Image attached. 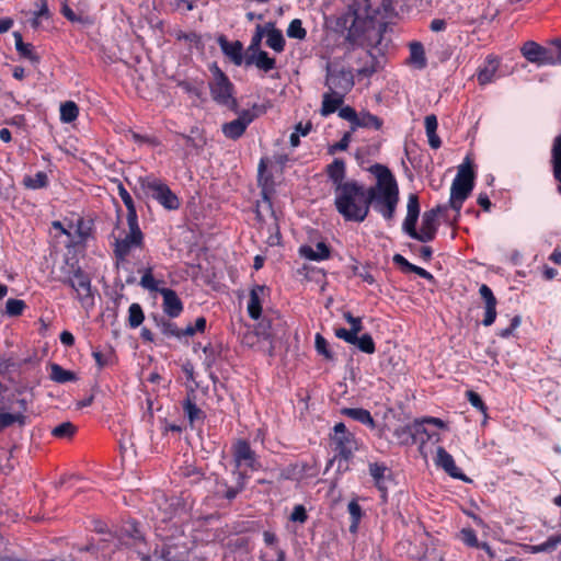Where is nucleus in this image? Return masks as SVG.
I'll return each mask as SVG.
<instances>
[{
    "label": "nucleus",
    "instance_id": "obj_60",
    "mask_svg": "<svg viewBox=\"0 0 561 561\" xmlns=\"http://www.w3.org/2000/svg\"><path fill=\"white\" fill-rule=\"evenodd\" d=\"M308 518L307 511L302 505H296L290 514V520L305 523Z\"/></svg>",
    "mask_w": 561,
    "mask_h": 561
},
{
    "label": "nucleus",
    "instance_id": "obj_30",
    "mask_svg": "<svg viewBox=\"0 0 561 561\" xmlns=\"http://www.w3.org/2000/svg\"><path fill=\"white\" fill-rule=\"evenodd\" d=\"M382 127V119L376 115H373L369 112L363 111L357 114V119L352 126V130L354 131L357 128H373L375 130H379Z\"/></svg>",
    "mask_w": 561,
    "mask_h": 561
},
{
    "label": "nucleus",
    "instance_id": "obj_32",
    "mask_svg": "<svg viewBox=\"0 0 561 561\" xmlns=\"http://www.w3.org/2000/svg\"><path fill=\"white\" fill-rule=\"evenodd\" d=\"M448 205H438L435 208H432L425 211L422 216V225L421 228L436 230L438 229L439 222L438 217L440 214L445 213L448 209Z\"/></svg>",
    "mask_w": 561,
    "mask_h": 561
},
{
    "label": "nucleus",
    "instance_id": "obj_28",
    "mask_svg": "<svg viewBox=\"0 0 561 561\" xmlns=\"http://www.w3.org/2000/svg\"><path fill=\"white\" fill-rule=\"evenodd\" d=\"M389 468L382 462H371L369 463V473L375 481V485L382 493V497H386L387 485L386 478L389 472Z\"/></svg>",
    "mask_w": 561,
    "mask_h": 561
},
{
    "label": "nucleus",
    "instance_id": "obj_39",
    "mask_svg": "<svg viewBox=\"0 0 561 561\" xmlns=\"http://www.w3.org/2000/svg\"><path fill=\"white\" fill-rule=\"evenodd\" d=\"M266 45L275 50L282 53L285 47V38L279 30L272 28L267 33Z\"/></svg>",
    "mask_w": 561,
    "mask_h": 561
},
{
    "label": "nucleus",
    "instance_id": "obj_2",
    "mask_svg": "<svg viewBox=\"0 0 561 561\" xmlns=\"http://www.w3.org/2000/svg\"><path fill=\"white\" fill-rule=\"evenodd\" d=\"M370 171L377 178V185L368 188V209L373 205L387 221H391L399 202L397 181L391 171L382 164H374Z\"/></svg>",
    "mask_w": 561,
    "mask_h": 561
},
{
    "label": "nucleus",
    "instance_id": "obj_22",
    "mask_svg": "<svg viewBox=\"0 0 561 561\" xmlns=\"http://www.w3.org/2000/svg\"><path fill=\"white\" fill-rule=\"evenodd\" d=\"M500 60L493 55H489L482 67L477 72V80L480 85H485L494 80L499 69Z\"/></svg>",
    "mask_w": 561,
    "mask_h": 561
},
{
    "label": "nucleus",
    "instance_id": "obj_11",
    "mask_svg": "<svg viewBox=\"0 0 561 561\" xmlns=\"http://www.w3.org/2000/svg\"><path fill=\"white\" fill-rule=\"evenodd\" d=\"M523 56L530 62L536 64L538 66H556V48L550 45V47H543L536 42L528 41L520 48Z\"/></svg>",
    "mask_w": 561,
    "mask_h": 561
},
{
    "label": "nucleus",
    "instance_id": "obj_41",
    "mask_svg": "<svg viewBox=\"0 0 561 561\" xmlns=\"http://www.w3.org/2000/svg\"><path fill=\"white\" fill-rule=\"evenodd\" d=\"M403 0H382L381 10L385 18L398 16L403 10Z\"/></svg>",
    "mask_w": 561,
    "mask_h": 561
},
{
    "label": "nucleus",
    "instance_id": "obj_54",
    "mask_svg": "<svg viewBox=\"0 0 561 561\" xmlns=\"http://www.w3.org/2000/svg\"><path fill=\"white\" fill-rule=\"evenodd\" d=\"M140 285L148 289V290H151V291H158L161 289V288H158L157 286V280L154 279L153 275H152V270L151 268H148L144 275L141 276V279H140Z\"/></svg>",
    "mask_w": 561,
    "mask_h": 561
},
{
    "label": "nucleus",
    "instance_id": "obj_55",
    "mask_svg": "<svg viewBox=\"0 0 561 561\" xmlns=\"http://www.w3.org/2000/svg\"><path fill=\"white\" fill-rule=\"evenodd\" d=\"M352 131H346L340 141L329 147V153L334 154L336 151H344L348 148L352 138Z\"/></svg>",
    "mask_w": 561,
    "mask_h": 561
},
{
    "label": "nucleus",
    "instance_id": "obj_4",
    "mask_svg": "<svg viewBox=\"0 0 561 561\" xmlns=\"http://www.w3.org/2000/svg\"><path fill=\"white\" fill-rule=\"evenodd\" d=\"M474 179L476 174L472 163L469 158H466L458 167L456 178L450 187L448 206L456 211V216H459L462 204L470 196L474 187Z\"/></svg>",
    "mask_w": 561,
    "mask_h": 561
},
{
    "label": "nucleus",
    "instance_id": "obj_1",
    "mask_svg": "<svg viewBox=\"0 0 561 561\" xmlns=\"http://www.w3.org/2000/svg\"><path fill=\"white\" fill-rule=\"evenodd\" d=\"M93 531L101 535L96 543L79 547V551L91 552V557L104 560L150 561L151 549L144 527L136 520H126L115 530H111L103 520L92 522Z\"/></svg>",
    "mask_w": 561,
    "mask_h": 561
},
{
    "label": "nucleus",
    "instance_id": "obj_62",
    "mask_svg": "<svg viewBox=\"0 0 561 561\" xmlns=\"http://www.w3.org/2000/svg\"><path fill=\"white\" fill-rule=\"evenodd\" d=\"M436 232H437L436 230L421 228L420 231H416V237H411V238L415 239L420 242H430V241L434 240Z\"/></svg>",
    "mask_w": 561,
    "mask_h": 561
},
{
    "label": "nucleus",
    "instance_id": "obj_29",
    "mask_svg": "<svg viewBox=\"0 0 561 561\" xmlns=\"http://www.w3.org/2000/svg\"><path fill=\"white\" fill-rule=\"evenodd\" d=\"M341 414L351 417L352 420L357 421L364 425H367L370 428H375L376 426V423L368 410L362 408H343L341 410Z\"/></svg>",
    "mask_w": 561,
    "mask_h": 561
},
{
    "label": "nucleus",
    "instance_id": "obj_24",
    "mask_svg": "<svg viewBox=\"0 0 561 561\" xmlns=\"http://www.w3.org/2000/svg\"><path fill=\"white\" fill-rule=\"evenodd\" d=\"M346 95L341 93H334L330 90L323 93L322 103L320 108V114L323 117H327L333 113H335L340 106L343 104Z\"/></svg>",
    "mask_w": 561,
    "mask_h": 561
},
{
    "label": "nucleus",
    "instance_id": "obj_25",
    "mask_svg": "<svg viewBox=\"0 0 561 561\" xmlns=\"http://www.w3.org/2000/svg\"><path fill=\"white\" fill-rule=\"evenodd\" d=\"M550 163L553 178L558 182L557 191L561 195V135L553 139Z\"/></svg>",
    "mask_w": 561,
    "mask_h": 561
},
{
    "label": "nucleus",
    "instance_id": "obj_63",
    "mask_svg": "<svg viewBox=\"0 0 561 561\" xmlns=\"http://www.w3.org/2000/svg\"><path fill=\"white\" fill-rule=\"evenodd\" d=\"M335 336L345 341L348 344H352L355 342V334L352 333L351 329L347 330L345 328H337V329H335Z\"/></svg>",
    "mask_w": 561,
    "mask_h": 561
},
{
    "label": "nucleus",
    "instance_id": "obj_7",
    "mask_svg": "<svg viewBox=\"0 0 561 561\" xmlns=\"http://www.w3.org/2000/svg\"><path fill=\"white\" fill-rule=\"evenodd\" d=\"M210 71L213 80L209 82V89L213 100L220 105L236 110L237 100L233 98V84L216 64L211 66Z\"/></svg>",
    "mask_w": 561,
    "mask_h": 561
},
{
    "label": "nucleus",
    "instance_id": "obj_34",
    "mask_svg": "<svg viewBox=\"0 0 561 561\" xmlns=\"http://www.w3.org/2000/svg\"><path fill=\"white\" fill-rule=\"evenodd\" d=\"M327 172L335 187L345 185L343 181L345 178V163L343 160L334 159V161L328 165Z\"/></svg>",
    "mask_w": 561,
    "mask_h": 561
},
{
    "label": "nucleus",
    "instance_id": "obj_58",
    "mask_svg": "<svg viewBox=\"0 0 561 561\" xmlns=\"http://www.w3.org/2000/svg\"><path fill=\"white\" fill-rule=\"evenodd\" d=\"M460 538L469 547H479L477 535L471 528H463L460 531Z\"/></svg>",
    "mask_w": 561,
    "mask_h": 561
},
{
    "label": "nucleus",
    "instance_id": "obj_37",
    "mask_svg": "<svg viewBox=\"0 0 561 561\" xmlns=\"http://www.w3.org/2000/svg\"><path fill=\"white\" fill-rule=\"evenodd\" d=\"M410 61L419 69L426 67L425 50L420 42H412L410 44Z\"/></svg>",
    "mask_w": 561,
    "mask_h": 561
},
{
    "label": "nucleus",
    "instance_id": "obj_18",
    "mask_svg": "<svg viewBox=\"0 0 561 561\" xmlns=\"http://www.w3.org/2000/svg\"><path fill=\"white\" fill-rule=\"evenodd\" d=\"M233 457L238 466L244 465L252 470H257L261 467L256 460L255 453L247 440H239L234 445Z\"/></svg>",
    "mask_w": 561,
    "mask_h": 561
},
{
    "label": "nucleus",
    "instance_id": "obj_5",
    "mask_svg": "<svg viewBox=\"0 0 561 561\" xmlns=\"http://www.w3.org/2000/svg\"><path fill=\"white\" fill-rule=\"evenodd\" d=\"M140 188L147 195L156 199L161 206L168 210H175L181 203L179 197L171 188L154 176H145L139 179Z\"/></svg>",
    "mask_w": 561,
    "mask_h": 561
},
{
    "label": "nucleus",
    "instance_id": "obj_15",
    "mask_svg": "<svg viewBox=\"0 0 561 561\" xmlns=\"http://www.w3.org/2000/svg\"><path fill=\"white\" fill-rule=\"evenodd\" d=\"M435 463L439 468L444 469V471L451 478L459 479L465 482H471V480L456 466L453 456L442 446L437 447Z\"/></svg>",
    "mask_w": 561,
    "mask_h": 561
},
{
    "label": "nucleus",
    "instance_id": "obj_38",
    "mask_svg": "<svg viewBox=\"0 0 561 561\" xmlns=\"http://www.w3.org/2000/svg\"><path fill=\"white\" fill-rule=\"evenodd\" d=\"M347 511L351 516V524L348 529L351 533L355 534L358 529V524L363 516V511L356 500H353L348 503Z\"/></svg>",
    "mask_w": 561,
    "mask_h": 561
},
{
    "label": "nucleus",
    "instance_id": "obj_51",
    "mask_svg": "<svg viewBox=\"0 0 561 561\" xmlns=\"http://www.w3.org/2000/svg\"><path fill=\"white\" fill-rule=\"evenodd\" d=\"M92 356L95 359V363L100 369H102L105 366H108L112 364L114 354L112 351H107L106 353H103L101 351H93Z\"/></svg>",
    "mask_w": 561,
    "mask_h": 561
},
{
    "label": "nucleus",
    "instance_id": "obj_57",
    "mask_svg": "<svg viewBox=\"0 0 561 561\" xmlns=\"http://www.w3.org/2000/svg\"><path fill=\"white\" fill-rule=\"evenodd\" d=\"M357 112L350 105L343 106L339 108V116L351 123V127L354 126L355 121L357 119Z\"/></svg>",
    "mask_w": 561,
    "mask_h": 561
},
{
    "label": "nucleus",
    "instance_id": "obj_43",
    "mask_svg": "<svg viewBox=\"0 0 561 561\" xmlns=\"http://www.w3.org/2000/svg\"><path fill=\"white\" fill-rule=\"evenodd\" d=\"M145 320L142 308L139 304H131L128 309V324L130 328H138Z\"/></svg>",
    "mask_w": 561,
    "mask_h": 561
},
{
    "label": "nucleus",
    "instance_id": "obj_26",
    "mask_svg": "<svg viewBox=\"0 0 561 561\" xmlns=\"http://www.w3.org/2000/svg\"><path fill=\"white\" fill-rule=\"evenodd\" d=\"M299 253L305 259L310 261H322L330 257L331 251L330 248L324 242H318L316 248L310 245H302L299 249Z\"/></svg>",
    "mask_w": 561,
    "mask_h": 561
},
{
    "label": "nucleus",
    "instance_id": "obj_3",
    "mask_svg": "<svg viewBox=\"0 0 561 561\" xmlns=\"http://www.w3.org/2000/svg\"><path fill=\"white\" fill-rule=\"evenodd\" d=\"M334 205L346 221L362 222L368 215V190L356 181L334 188Z\"/></svg>",
    "mask_w": 561,
    "mask_h": 561
},
{
    "label": "nucleus",
    "instance_id": "obj_56",
    "mask_svg": "<svg viewBox=\"0 0 561 561\" xmlns=\"http://www.w3.org/2000/svg\"><path fill=\"white\" fill-rule=\"evenodd\" d=\"M466 396H467V399H468V401L470 402V404L472 407H474L476 409H478L481 412L485 413L486 405L484 404V402H483V400H482V398L480 397L479 393H477L473 390H468L466 392Z\"/></svg>",
    "mask_w": 561,
    "mask_h": 561
},
{
    "label": "nucleus",
    "instance_id": "obj_14",
    "mask_svg": "<svg viewBox=\"0 0 561 561\" xmlns=\"http://www.w3.org/2000/svg\"><path fill=\"white\" fill-rule=\"evenodd\" d=\"M256 115L250 110L242 111L238 118L225 123L221 126L224 135L232 140L239 139L245 131L247 127L254 121Z\"/></svg>",
    "mask_w": 561,
    "mask_h": 561
},
{
    "label": "nucleus",
    "instance_id": "obj_12",
    "mask_svg": "<svg viewBox=\"0 0 561 561\" xmlns=\"http://www.w3.org/2000/svg\"><path fill=\"white\" fill-rule=\"evenodd\" d=\"M62 283L70 286L77 293L78 299L83 305L92 300L91 279L81 268H77L72 276L64 279Z\"/></svg>",
    "mask_w": 561,
    "mask_h": 561
},
{
    "label": "nucleus",
    "instance_id": "obj_35",
    "mask_svg": "<svg viewBox=\"0 0 561 561\" xmlns=\"http://www.w3.org/2000/svg\"><path fill=\"white\" fill-rule=\"evenodd\" d=\"M152 319L159 328L160 332L167 337H179V328L172 322L170 319H167L164 316H152Z\"/></svg>",
    "mask_w": 561,
    "mask_h": 561
},
{
    "label": "nucleus",
    "instance_id": "obj_61",
    "mask_svg": "<svg viewBox=\"0 0 561 561\" xmlns=\"http://www.w3.org/2000/svg\"><path fill=\"white\" fill-rule=\"evenodd\" d=\"M256 334L262 336L264 340H267L272 336L271 322L266 318H263L262 321L257 324Z\"/></svg>",
    "mask_w": 561,
    "mask_h": 561
},
{
    "label": "nucleus",
    "instance_id": "obj_17",
    "mask_svg": "<svg viewBox=\"0 0 561 561\" xmlns=\"http://www.w3.org/2000/svg\"><path fill=\"white\" fill-rule=\"evenodd\" d=\"M479 294L484 302V317L482 319V324L484 327H490L496 319L497 300L492 289L486 284H482L480 286Z\"/></svg>",
    "mask_w": 561,
    "mask_h": 561
},
{
    "label": "nucleus",
    "instance_id": "obj_46",
    "mask_svg": "<svg viewBox=\"0 0 561 561\" xmlns=\"http://www.w3.org/2000/svg\"><path fill=\"white\" fill-rule=\"evenodd\" d=\"M77 428L71 422H64L55 426L51 434L57 438H70L76 433Z\"/></svg>",
    "mask_w": 561,
    "mask_h": 561
},
{
    "label": "nucleus",
    "instance_id": "obj_49",
    "mask_svg": "<svg viewBox=\"0 0 561 561\" xmlns=\"http://www.w3.org/2000/svg\"><path fill=\"white\" fill-rule=\"evenodd\" d=\"M287 36L296 39H305L307 31L302 27V22L299 19L293 20L287 28Z\"/></svg>",
    "mask_w": 561,
    "mask_h": 561
},
{
    "label": "nucleus",
    "instance_id": "obj_33",
    "mask_svg": "<svg viewBox=\"0 0 561 561\" xmlns=\"http://www.w3.org/2000/svg\"><path fill=\"white\" fill-rule=\"evenodd\" d=\"M13 37L15 41V49L19 55L25 59H28L33 64H37L39 61V57L34 53L32 44L24 43L22 35L19 32H14Z\"/></svg>",
    "mask_w": 561,
    "mask_h": 561
},
{
    "label": "nucleus",
    "instance_id": "obj_8",
    "mask_svg": "<svg viewBox=\"0 0 561 561\" xmlns=\"http://www.w3.org/2000/svg\"><path fill=\"white\" fill-rule=\"evenodd\" d=\"M333 30L341 34L345 33V39L352 44L356 43L364 32L357 12L351 9L336 16Z\"/></svg>",
    "mask_w": 561,
    "mask_h": 561
},
{
    "label": "nucleus",
    "instance_id": "obj_31",
    "mask_svg": "<svg viewBox=\"0 0 561 561\" xmlns=\"http://www.w3.org/2000/svg\"><path fill=\"white\" fill-rule=\"evenodd\" d=\"M183 411L191 424L205 419V413L195 403V393L192 390L183 402Z\"/></svg>",
    "mask_w": 561,
    "mask_h": 561
},
{
    "label": "nucleus",
    "instance_id": "obj_20",
    "mask_svg": "<svg viewBox=\"0 0 561 561\" xmlns=\"http://www.w3.org/2000/svg\"><path fill=\"white\" fill-rule=\"evenodd\" d=\"M159 294L163 298V312L170 318L179 317L183 311V304L178 294L171 288H161Z\"/></svg>",
    "mask_w": 561,
    "mask_h": 561
},
{
    "label": "nucleus",
    "instance_id": "obj_42",
    "mask_svg": "<svg viewBox=\"0 0 561 561\" xmlns=\"http://www.w3.org/2000/svg\"><path fill=\"white\" fill-rule=\"evenodd\" d=\"M118 191H119V196H121L124 205L127 208V221L138 220L137 211H136V207H135L133 197L130 196V194L127 192V190L123 185H119Z\"/></svg>",
    "mask_w": 561,
    "mask_h": 561
},
{
    "label": "nucleus",
    "instance_id": "obj_45",
    "mask_svg": "<svg viewBox=\"0 0 561 561\" xmlns=\"http://www.w3.org/2000/svg\"><path fill=\"white\" fill-rule=\"evenodd\" d=\"M26 308V304L21 299L10 298L5 302L4 314L9 317H19Z\"/></svg>",
    "mask_w": 561,
    "mask_h": 561
},
{
    "label": "nucleus",
    "instance_id": "obj_21",
    "mask_svg": "<svg viewBox=\"0 0 561 561\" xmlns=\"http://www.w3.org/2000/svg\"><path fill=\"white\" fill-rule=\"evenodd\" d=\"M244 65L247 67L255 66L257 69L268 72L276 68V60L268 56L265 50L252 54H245Z\"/></svg>",
    "mask_w": 561,
    "mask_h": 561
},
{
    "label": "nucleus",
    "instance_id": "obj_59",
    "mask_svg": "<svg viewBox=\"0 0 561 561\" xmlns=\"http://www.w3.org/2000/svg\"><path fill=\"white\" fill-rule=\"evenodd\" d=\"M520 321H522V319H520V317H519V316H514V317L511 319V324H510V327H507V328H505V329L500 330V331H499V333H497V335H499V336H501V337H503V339H507V337H510V336L513 334L514 330H515L516 328H518V327H519Z\"/></svg>",
    "mask_w": 561,
    "mask_h": 561
},
{
    "label": "nucleus",
    "instance_id": "obj_47",
    "mask_svg": "<svg viewBox=\"0 0 561 561\" xmlns=\"http://www.w3.org/2000/svg\"><path fill=\"white\" fill-rule=\"evenodd\" d=\"M47 183V174L42 171L37 172L34 176H30L24 180L25 186L32 190L45 187Z\"/></svg>",
    "mask_w": 561,
    "mask_h": 561
},
{
    "label": "nucleus",
    "instance_id": "obj_40",
    "mask_svg": "<svg viewBox=\"0 0 561 561\" xmlns=\"http://www.w3.org/2000/svg\"><path fill=\"white\" fill-rule=\"evenodd\" d=\"M79 114L78 105L72 101H67L60 105V119L64 123L73 122Z\"/></svg>",
    "mask_w": 561,
    "mask_h": 561
},
{
    "label": "nucleus",
    "instance_id": "obj_48",
    "mask_svg": "<svg viewBox=\"0 0 561 561\" xmlns=\"http://www.w3.org/2000/svg\"><path fill=\"white\" fill-rule=\"evenodd\" d=\"M197 133H198V129L193 128L191 130V135L181 134L180 137L185 141V144L188 147H192L196 150H202L206 144V140L202 136L195 137L194 134H197Z\"/></svg>",
    "mask_w": 561,
    "mask_h": 561
},
{
    "label": "nucleus",
    "instance_id": "obj_19",
    "mask_svg": "<svg viewBox=\"0 0 561 561\" xmlns=\"http://www.w3.org/2000/svg\"><path fill=\"white\" fill-rule=\"evenodd\" d=\"M221 51L236 66L244 64L245 55H243V45L240 41L229 42L225 35H220L217 39Z\"/></svg>",
    "mask_w": 561,
    "mask_h": 561
},
{
    "label": "nucleus",
    "instance_id": "obj_6",
    "mask_svg": "<svg viewBox=\"0 0 561 561\" xmlns=\"http://www.w3.org/2000/svg\"><path fill=\"white\" fill-rule=\"evenodd\" d=\"M354 84V76L350 68L337 61L327 62L324 85L328 90L346 95Z\"/></svg>",
    "mask_w": 561,
    "mask_h": 561
},
{
    "label": "nucleus",
    "instance_id": "obj_9",
    "mask_svg": "<svg viewBox=\"0 0 561 561\" xmlns=\"http://www.w3.org/2000/svg\"><path fill=\"white\" fill-rule=\"evenodd\" d=\"M129 232L124 238H116L114 254L118 260H125L133 249L141 248L144 234L138 226V220L127 221Z\"/></svg>",
    "mask_w": 561,
    "mask_h": 561
},
{
    "label": "nucleus",
    "instance_id": "obj_27",
    "mask_svg": "<svg viewBox=\"0 0 561 561\" xmlns=\"http://www.w3.org/2000/svg\"><path fill=\"white\" fill-rule=\"evenodd\" d=\"M425 423L423 421H415L412 424L403 426L402 431L409 434L411 437V444L421 442L424 444L426 440L432 438V434L427 432L425 428Z\"/></svg>",
    "mask_w": 561,
    "mask_h": 561
},
{
    "label": "nucleus",
    "instance_id": "obj_16",
    "mask_svg": "<svg viewBox=\"0 0 561 561\" xmlns=\"http://www.w3.org/2000/svg\"><path fill=\"white\" fill-rule=\"evenodd\" d=\"M420 217V202L416 194H410L407 205V216L402 225L403 231L410 237H416V224Z\"/></svg>",
    "mask_w": 561,
    "mask_h": 561
},
{
    "label": "nucleus",
    "instance_id": "obj_44",
    "mask_svg": "<svg viewBox=\"0 0 561 561\" xmlns=\"http://www.w3.org/2000/svg\"><path fill=\"white\" fill-rule=\"evenodd\" d=\"M353 345H356L357 348L366 354H373L375 353V342L370 334L365 333L362 336L355 335V342L352 343Z\"/></svg>",
    "mask_w": 561,
    "mask_h": 561
},
{
    "label": "nucleus",
    "instance_id": "obj_53",
    "mask_svg": "<svg viewBox=\"0 0 561 561\" xmlns=\"http://www.w3.org/2000/svg\"><path fill=\"white\" fill-rule=\"evenodd\" d=\"M25 416L22 414L0 413V430H3L15 422L23 424Z\"/></svg>",
    "mask_w": 561,
    "mask_h": 561
},
{
    "label": "nucleus",
    "instance_id": "obj_64",
    "mask_svg": "<svg viewBox=\"0 0 561 561\" xmlns=\"http://www.w3.org/2000/svg\"><path fill=\"white\" fill-rule=\"evenodd\" d=\"M393 262L394 264L399 265L403 272H410L411 267L414 264H411L403 255L401 254H394L393 255Z\"/></svg>",
    "mask_w": 561,
    "mask_h": 561
},
{
    "label": "nucleus",
    "instance_id": "obj_36",
    "mask_svg": "<svg viewBox=\"0 0 561 561\" xmlns=\"http://www.w3.org/2000/svg\"><path fill=\"white\" fill-rule=\"evenodd\" d=\"M49 377L53 381L58 383H66L77 380V376L73 371L64 369L60 365L55 363L50 365Z\"/></svg>",
    "mask_w": 561,
    "mask_h": 561
},
{
    "label": "nucleus",
    "instance_id": "obj_52",
    "mask_svg": "<svg viewBox=\"0 0 561 561\" xmlns=\"http://www.w3.org/2000/svg\"><path fill=\"white\" fill-rule=\"evenodd\" d=\"M263 36H264V28L260 24H257L256 28H255V33L252 36L251 44L247 48L245 54L262 51L260 49V45H261Z\"/></svg>",
    "mask_w": 561,
    "mask_h": 561
},
{
    "label": "nucleus",
    "instance_id": "obj_23",
    "mask_svg": "<svg viewBox=\"0 0 561 561\" xmlns=\"http://www.w3.org/2000/svg\"><path fill=\"white\" fill-rule=\"evenodd\" d=\"M265 290L266 287L263 285H255L250 290L248 313L254 320H257L262 314V297Z\"/></svg>",
    "mask_w": 561,
    "mask_h": 561
},
{
    "label": "nucleus",
    "instance_id": "obj_50",
    "mask_svg": "<svg viewBox=\"0 0 561 561\" xmlns=\"http://www.w3.org/2000/svg\"><path fill=\"white\" fill-rule=\"evenodd\" d=\"M314 346L320 355L324 356L329 360L333 359V353L329 348V343L320 333L316 334Z\"/></svg>",
    "mask_w": 561,
    "mask_h": 561
},
{
    "label": "nucleus",
    "instance_id": "obj_10",
    "mask_svg": "<svg viewBox=\"0 0 561 561\" xmlns=\"http://www.w3.org/2000/svg\"><path fill=\"white\" fill-rule=\"evenodd\" d=\"M331 440L334 450L344 460H348L353 456L354 450L357 449V443L353 433H351L342 422L335 424L333 427Z\"/></svg>",
    "mask_w": 561,
    "mask_h": 561
},
{
    "label": "nucleus",
    "instance_id": "obj_13",
    "mask_svg": "<svg viewBox=\"0 0 561 561\" xmlns=\"http://www.w3.org/2000/svg\"><path fill=\"white\" fill-rule=\"evenodd\" d=\"M266 170V163L264 160H261L259 164V184L261 186V196L262 201L257 203L256 206V216L260 219L262 216V208H265L266 210L271 211V214H274L273 207H272V195L274 193L273 183L270 180V178H264V172Z\"/></svg>",
    "mask_w": 561,
    "mask_h": 561
}]
</instances>
